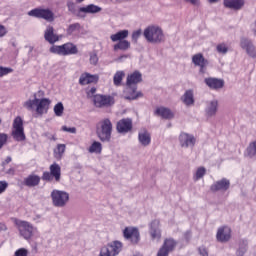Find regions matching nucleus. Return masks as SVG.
<instances>
[{
    "label": "nucleus",
    "instance_id": "5fc2aeb1",
    "mask_svg": "<svg viewBox=\"0 0 256 256\" xmlns=\"http://www.w3.org/2000/svg\"><path fill=\"white\" fill-rule=\"evenodd\" d=\"M0 231H7V225L3 222H0Z\"/></svg>",
    "mask_w": 256,
    "mask_h": 256
},
{
    "label": "nucleus",
    "instance_id": "20e7f679",
    "mask_svg": "<svg viewBox=\"0 0 256 256\" xmlns=\"http://www.w3.org/2000/svg\"><path fill=\"white\" fill-rule=\"evenodd\" d=\"M144 38L153 44H159L165 41V34L163 33V29L156 25H150L144 30Z\"/></svg>",
    "mask_w": 256,
    "mask_h": 256
},
{
    "label": "nucleus",
    "instance_id": "774afa93",
    "mask_svg": "<svg viewBox=\"0 0 256 256\" xmlns=\"http://www.w3.org/2000/svg\"><path fill=\"white\" fill-rule=\"evenodd\" d=\"M135 256H141V254L135 255Z\"/></svg>",
    "mask_w": 256,
    "mask_h": 256
},
{
    "label": "nucleus",
    "instance_id": "c03bdc74",
    "mask_svg": "<svg viewBox=\"0 0 256 256\" xmlns=\"http://www.w3.org/2000/svg\"><path fill=\"white\" fill-rule=\"evenodd\" d=\"M28 255H29V251L25 248H20L15 252V256H28Z\"/></svg>",
    "mask_w": 256,
    "mask_h": 256
},
{
    "label": "nucleus",
    "instance_id": "473e14b6",
    "mask_svg": "<svg viewBox=\"0 0 256 256\" xmlns=\"http://www.w3.org/2000/svg\"><path fill=\"white\" fill-rule=\"evenodd\" d=\"M123 79H125V72L117 71L113 77V84L115 85V87H121Z\"/></svg>",
    "mask_w": 256,
    "mask_h": 256
},
{
    "label": "nucleus",
    "instance_id": "0e129e2a",
    "mask_svg": "<svg viewBox=\"0 0 256 256\" xmlns=\"http://www.w3.org/2000/svg\"><path fill=\"white\" fill-rule=\"evenodd\" d=\"M133 128V126L131 125V121L129 122V131H131V129Z\"/></svg>",
    "mask_w": 256,
    "mask_h": 256
},
{
    "label": "nucleus",
    "instance_id": "2f4dec72",
    "mask_svg": "<svg viewBox=\"0 0 256 256\" xmlns=\"http://www.w3.org/2000/svg\"><path fill=\"white\" fill-rule=\"evenodd\" d=\"M245 156L250 159H256V141L249 143V146L245 151Z\"/></svg>",
    "mask_w": 256,
    "mask_h": 256
},
{
    "label": "nucleus",
    "instance_id": "338daca9",
    "mask_svg": "<svg viewBox=\"0 0 256 256\" xmlns=\"http://www.w3.org/2000/svg\"><path fill=\"white\" fill-rule=\"evenodd\" d=\"M255 28H254V34L256 35V21H255Z\"/></svg>",
    "mask_w": 256,
    "mask_h": 256
},
{
    "label": "nucleus",
    "instance_id": "5701e85b",
    "mask_svg": "<svg viewBox=\"0 0 256 256\" xmlns=\"http://www.w3.org/2000/svg\"><path fill=\"white\" fill-rule=\"evenodd\" d=\"M181 147H189L195 145V138L189 134L182 133L179 136Z\"/></svg>",
    "mask_w": 256,
    "mask_h": 256
},
{
    "label": "nucleus",
    "instance_id": "de8ad7c7",
    "mask_svg": "<svg viewBox=\"0 0 256 256\" xmlns=\"http://www.w3.org/2000/svg\"><path fill=\"white\" fill-rule=\"evenodd\" d=\"M53 174L51 172H44L42 175L43 181H53Z\"/></svg>",
    "mask_w": 256,
    "mask_h": 256
},
{
    "label": "nucleus",
    "instance_id": "4d7b16f0",
    "mask_svg": "<svg viewBox=\"0 0 256 256\" xmlns=\"http://www.w3.org/2000/svg\"><path fill=\"white\" fill-rule=\"evenodd\" d=\"M5 163H11V156H8L5 160Z\"/></svg>",
    "mask_w": 256,
    "mask_h": 256
},
{
    "label": "nucleus",
    "instance_id": "6e6552de",
    "mask_svg": "<svg viewBox=\"0 0 256 256\" xmlns=\"http://www.w3.org/2000/svg\"><path fill=\"white\" fill-rule=\"evenodd\" d=\"M129 37V30H122L110 36V39L113 43H117L114 45V51H125V49L129 48V42L127 40Z\"/></svg>",
    "mask_w": 256,
    "mask_h": 256
},
{
    "label": "nucleus",
    "instance_id": "37998d69",
    "mask_svg": "<svg viewBox=\"0 0 256 256\" xmlns=\"http://www.w3.org/2000/svg\"><path fill=\"white\" fill-rule=\"evenodd\" d=\"M7 139H9V136L5 133H0V149H3V146L5 143H7Z\"/></svg>",
    "mask_w": 256,
    "mask_h": 256
},
{
    "label": "nucleus",
    "instance_id": "8fccbe9b",
    "mask_svg": "<svg viewBox=\"0 0 256 256\" xmlns=\"http://www.w3.org/2000/svg\"><path fill=\"white\" fill-rule=\"evenodd\" d=\"M141 34H142L141 29L134 31L132 34V41L137 42L138 38L141 37Z\"/></svg>",
    "mask_w": 256,
    "mask_h": 256
},
{
    "label": "nucleus",
    "instance_id": "bf43d9fd",
    "mask_svg": "<svg viewBox=\"0 0 256 256\" xmlns=\"http://www.w3.org/2000/svg\"><path fill=\"white\" fill-rule=\"evenodd\" d=\"M8 173H9L10 175H13V173H15V170L10 169V170L8 171Z\"/></svg>",
    "mask_w": 256,
    "mask_h": 256
},
{
    "label": "nucleus",
    "instance_id": "7ed1b4c3",
    "mask_svg": "<svg viewBox=\"0 0 256 256\" xmlns=\"http://www.w3.org/2000/svg\"><path fill=\"white\" fill-rule=\"evenodd\" d=\"M24 107L28 111H36L40 116L46 115L49 112V107H51V99L35 97L33 100L29 99L24 102Z\"/></svg>",
    "mask_w": 256,
    "mask_h": 256
},
{
    "label": "nucleus",
    "instance_id": "f704fd0d",
    "mask_svg": "<svg viewBox=\"0 0 256 256\" xmlns=\"http://www.w3.org/2000/svg\"><path fill=\"white\" fill-rule=\"evenodd\" d=\"M81 31V24L74 23L68 26L66 33L67 35H75V33H79Z\"/></svg>",
    "mask_w": 256,
    "mask_h": 256
},
{
    "label": "nucleus",
    "instance_id": "4468645a",
    "mask_svg": "<svg viewBox=\"0 0 256 256\" xmlns=\"http://www.w3.org/2000/svg\"><path fill=\"white\" fill-rule=\"evenodd\" d=\"M240 47L243 50H246V53L253 59L256 60V47L254 46V44L252 43L251 40L247 39V38H241L240 40Z\"/></svg>",
    "mask_w": 256,
    "mask_h": 256
},
{
    "label": "nucleus",
    "instance_id": "a19ab883",
    "mask_svg": "<svg viewBox=\"0 0 256 256\" xmlns=\"http://www.w3.org/2000/svg\"><path fill=\"white\" fill-rule=\"evenodd\" d=\"M9 73H13L12 68L0 66V77H5V75H9Z\"/></svg>",
    "mask_w": 256,
    "mask_h": 256
},
{
    "label": "nucleus",
    "instance_id": "393cba45",
    "mask_svg": "<svg viewBox=\"0 0 256 256\" xmlns=\"http://www.w3.org/2000/svg\"><path fill=\"white\" fill-rule=\"evenodd\" d=\"M244 5L243 0H224L225 8L232 9V10H240Z\"/></svg>",
    "mask_w": 256,
    "mask_h": 256
},
{
    "label": "nucleus",
    "instance_id": "2eb2a0df",
    "mask_svg": "<svg viewBox=\"0 0 256 256\" xmlns=\"http://www.w3.org/2000/svg\"><path fill=\"white\" fill-rule=\"evenodd\" d=\"M192 63L194 66L199 67V72L203 74L208 65V60L204 58L202 53H196L192 56Z\"/></svg>",
    "mask_w": 256,
    "mask_h": 256
},
{
    "label": "nucleus",
    "instance_id": "0eeeda50",
    "mask_svg": "<svg viewBox=\"0 0 256 256\" xmlns=\"http://www.w3.org/2000/svg\"><path fill=\"white\" fill-rule=\"evenodd\" d=\"M50 53L67 57L68 55H77L79 53V50L77 49V46L75 44L68 42L59 46L53 45L50 48Z\"/></svg>",
    "mask_w": 256,
    "mask_h": 256
},
{
    "label": "nucleus",
    "instance_id": "e2e57ef3",
    "mask_svg": "<svg viewBox=\"0 0 256 256\" xmlns=\"http://www.w3.org/2000/svg\"><path fill=\"white\" fill-rule=\"evenodd\" d=\"M126 85H129V76L126 78Z\"/></svg>",
    "mask_w": 256,
    "mask_h": 256
},
{
    "label": "nucleus",
    "instance_id": "e433bc0d",
    "mask_svg": "<svg viewBox=\"0 0 256 256\" xmlns=\"http://www.w3.org/2000/svg\"><path fill=\"white\" fill-rule=\"evenodd\" d=\"M65 111V106H63V102H58L54 106V114L56 117H63V112Z\"/></svg>",
    "mask_w": 256,
    "mask_h": 256
},
{
    "label": "nucleus",
    "instance_id": "412c9836",
    "mask_svg": "<svg viewBox=\"0 0 256 256\" xmlns=\"http://www.w3.org/2000/svg\"><path fill=\"white\" fill-rule=\"evenodd\" d=\"M155 115L166 120H171L175 117V114L169 108H164V106H160L159 108H156Z\"/></svg>",
    "mask_w": 256,
    "mask_h": 256
},
{
    "label": "nucleus",
    "instance_id": "7c9ffc66",
    "mask_svg": "<svg viewBox=\"0 0 256 256\" xmlns=\"http://www.w3.org/2000/svg\"><path fill=\"white\" fill-rule=\"evenodd\" d=\"M88 151L90 153H95V155H101V152L103 151V145L101 142L94 141L88 148Z\"/></svg>",
    "mask_w": 256,
    "mask_h": 256
},
{
    "label": "nucleus",
    "instance_id": "a211bd4d",
    "mask_svg": "<svg viewBox=\"0 0 256 256\" xmlns=\"http://www.w3.org/2000/svg\"><path fill=\"white\" fill-rule=\"evenodd\" d=\"M229 187H230L229 180H227V178H222L221 180H217L216 182H214V184L210 186V190L214 193L218 191L225 192L229 189Z\"/></svg>",
    "mask_w": 256,
    "mask_h": 256
},
{
    "label": "nucleus",
    "instance_id": "c756f323",
    "mask_svg": "<svg viewBox=\"0 0 256 256\" xmlns=\"http://www.w3.org/2000/svg\"><path fill=\"white\" fill-rule=\"evenodd\" d=\"M182 101L186 106L195 104V99L193 98V90H186L182 97Z\"/></svg>",
    "mask_w": 256,
    "mask_h": 256
},
{
    "label": "nucleus",
    "instance_id": "58836bf2",
    "mask_svg": "<svg viewBox=\"0 0 256 256\" xmlns=\"http://www.w3.org/2000/svg\"><path fill=\"white\" fill-rule=\"evenodd\" d=\"M206 170L203 166H200L199 168H197V171L195 173L194 179L196 181L200 180L201 178H203V176L205 175Z\"/></svg>",
    "mask_w": 256,
    "mask_h": 256
},
{
    "label": "nucleus",
    "instance_id": "f8f14e48",
    "mask_svg": "<svg viewBox=\"0 0 256 256\" xmlns=\"http://www.w3.org/2000/svg\"><path fill=\"white\" fill-rule=\"evenodd\" d=\"M29 17L37 19H45V21H53L55 19L53 11L50 9L36 8L28 12Z\"/></svg>",
    "mask_w": 256,
    "mask_h": 256
},
{
    "label": "nucleus",
    "instance_id": "69168bd1",
    "mask_svg": "<svg viewBox=\"0 0 256 256\" xmlns=\"http://www.w3.org/2000/svg\"><path fill=\"white\" fill-rule=\"evenodd\" d=\"M85 0H76V3H83Z\"/></svg>",
    "mask_w": 256,
    "mask_h": 256
},
{
    "label": "nucleus",
    "instance_id": "ddd939ff",
    "mask_svg": "<svg viewBox=\"0 0 256 256\" xmlns=\"http://www.w3.org/2000/svg\"><path fill=\"white\" fill-rule=\"evenodd\" d=\"M93 103L95 107H111V105H115V98L110 95H101L97 94L93 98Z\"/></svg>",
    "mask_w": 256,
    "mask_h": 256
},
{
    "label": "nucleus",
    "instance_id": "4be33fe9",
    "mask_svg": "<svg viewBox=\"0 0 256 256\" xmlns=\"http://www.w3.org/2000/svg\"><path fill=\"white\" fill-rule=\"evenodd\" d=\"M141 241V233L139 229L132 227L129 229V242L132 245H137Z\"/></svg>",
    "mask_w": 256,
    "mask_h": 256
},
{
    "label": "nucleus",
    "instance_id": "ea45409f",
    "mask_svg": "<svg viewBox=\"0 0 256 256\" xmlns=\"http://www.w3.org/2000/svg\"><path fill=\"white\" fill-rule=\"evenodd\" d=\"M216 49H217L218 53H220V54H226L228 51V47L226 46L225 43L218 44Z\"/></svg>",
    "mask_w": 256,
    "mask_h": 256
},
{
    "label": "nucleus",
    "instance_id": "39448f33",
    "mask_svg": "<svg viewBox=\"0 0 256 256\" xmlns=\"http://www.w3.org/2000/svg\"><path fill=\"white\" fill-rule=\"evenodd\" d=\"M143 81V75L139 71H134L129 76V100H137L143 97V92H137V84Z\"/></svg>",
    "mask_w": 256,
    "mask_h": 256
},
{
    "label": "nucleus",
    "instance_id": "cd10ccee",
    "mask_svg": "<svg viewBox=\"0 0 256 256\" xmlns=\"http://www.w3.org/2000/svg\"><path fill=\"white\" fill-rule=\"evenodd\" d=\"M176 247H177V241H175L173 238L165 239L162 245V248H164L169 253L175 251Z\"/></svg>",
    "mask_w": 256,
    "mask_h": 256
},
{
    "label": "nucleus",
    "instance_id": "aec40b11",
    "mask_svg": "<svg viewBox=\"0 0 256 256\" xmlns=\"http://www.w3.org/2000/svg\"><path fill=\"white\" fill-rule=\"evenodd\" d=\"M99 81V76L90 73H83L79 78L80 85H89L91 83H97Z\"/></svg>",
    "mask_w": 256,
    "mask_h": 256
},
{
    "label": "nucleus",
    "instance_id": "c9c22d12",
    "mask_svg": "<svg viewBox=\"0 0 256 256\" xmlns=\"http://www.w3.org/2000/svg\"><path fill=\"white\" fill-rule=\"evenodd\" d=\"M217 107H218V102H216V100H214L213 102H210L207 108V116L211 117L215 115V113L217 112Z\"/></svg>",
    "mask_w": 256,
    "mask_h": 256
},
{
    "label": "nucleus",
    "instance_id": "6ab92c4d",
    "mask_svg": "<svg viewBox=\"0 0 256 256\" xmlns=\"http://www.w3.org/2000/svg\"><path fill=\"white\" fill-rule=\"evenodd\" d=\"M204 82L212 90H218L224 87V80L220 78L207 77Z\"/></svg>",
    "mask_w": 256,
    "mask_h": 256
},
{
    "label": "nucleus",
    "instance_id": "c85d7f7f",
    "mask_svg": "<svg viewBox=\"0 0 256 256\" xmlns=\"http://www.w3.org/2000/svg\"><path fill=\"white\" fill-rule=\"evenodd\" d=\"M50 173L54 177L55 181H61V166L57 163H53L50 166Z\"/></svg>",
    "mask_w": 256,
    "mask_h": 256
},
{
    "label": "nucleus",
    "instance_id": "09e8293b",
    "mask_svg": "<svg viewBox=\"0 0 256 256\" xmlns=\"http://www.w3.org/2000/svg\"><path fill=\"white\" fill-rule=\"evenodd\" d=\"M61 129H62V131H65L66 133H72V134L77 133V128H75V127L62 126Z\"/></svg>",
    "mask_w": 256,
    "mask_h": 256
},
{
    "label": "nucleus",
    "instance_id": "f3484780",
    "mask_svg": "<svg viewBox=\"0 0 256 256\" xmlns=\"http://www.w3.org/2000/svg\"><path fill=\"white\" fill-rule=\"evenodd\" d=\"M44 39L45 41L53 45L61 39V36L55 33V29L53 28V26H47L44 32Z\"/></svg>",
    "mask_w": 256,
    "mask_h": 256
},
{
    "label": "nucleus",
    "instance_id": "052dcab7",
    "mask_svg": "<svg viewBox=\"0 0 256 256\" xmlns=\"http://www.w3.org/2000/svg\"><path fill=\"white\" fill-rule=\"evenodd\" d=\"M205 252H207L205 249H203L202 251L200 250V253H201L202 256L205 255Z\"/></svg>",
    "mask_w": 256,
    "mask_h": 256
},
{
    "label": "nucleus",
    "instance_id": "603ef678",
    "mask_svg": "<svg viewBox=\"0 0 256 256\" xmlns=\"http://www.w3.org/2000/svg\"><path fill=\"white\" fill-rule=\"evenodd\" d=\"M7 35V28L3 25H0V37H5Z\"/></svg>",
    "mask_w": 256,
    "mask_h": 256
},
{
    "label": "nucleus",
    "instance_id": "a18cd8bd",
    "mask_svg": "<svg viewBox=\"0 0 256 256\" xmlns=\"http://www.w3.org/2000/svg\"><path fill=\"white\" fill-rule=\"evenodd\" d=\"M90 63L91 65H97L99 63V57H97L96 53H90Z\"/></svg>",
    "mask_w": 256,
    "mask_h": 256
},
{
    "label": "nucleus",
    "instance_id": "b1692460",
    "mask_svg": "<svg viewBox=\"0 0 256 256\" xmlns=\"http://www.w3.org/2000/svg\"><path fill=\"white\" fill-rule=\"evenodd\" d=\"M138 139L140 144L144 147H147L151 144V134H149L147 130H140Z\"/></svg>",
    "mask_w": 256,
    "mask_h": 256
},
{
    "label": "nucleus",
    "instance_id": "3c124183",
    "mask_svg": "<svg viewBox=\"0 0 256 256\" xmlns=\"http://www.w3.org/2000/svg\"><path fill=\"white\" fill-rule=\"evenodd\" d=\"M169 253L170 252L168 250L161 247L157 253V256H169Z\"/></svg>",
    "mask_w": 256,
    "mask_h": 256
},
{
    "label": "nucleus",
    "instance_id": "4c0bfd02",
    "mask_svg": "<svg viewBox=\"0 0 256 256\" xmlns=\"http://www.w3.org/2000/svg\"><path fill=\"white\" fill-rule=\"evenodd\" d=\"M150 236L152 240H161V230L151 228Z\"/></svg>",
    "mask_w": 256,
    "mask_h": 256
},
{
    "label": "nucleus",
    "instance_id": "72a5a7b5",
    "mask_svg": "<svg viewBox=\"0 0 256 256\" xmlns=\"http://www.w3.org/2000/svg\"><path fill=\"white\" fill-rule=\"evenodd\" d=\"M65 149H66L65 144H58L56 149H54L55 159H58V160L63 159V155L65 154Z\"/></svg>",
    "mask_w": 256,
    "mask_h": 256
},
{
    "label": "nucleus",
    "instance_id": "1a4fd4ad",
    "mask_svg": "<svg viewBox=\"0 0 256 256\" xmlns=\"http://www.w3.org/2000/svg\"><path fill=\"white\" fill-rule=\"evenodd\" d=\"M123 250V243L119 240L112 241L100 249L98 256H117Z\"/></svg>",
    "mask_w": 256,
    "mask_h": 256
},
{
    "label": "nucleus",
    "instance_id": "9b49d317",
    "mask_svg": "<svg viewBox=\"0 0 256 256\" xmlns=\"http://www.w3.org/2000/svg\"><path fill=\"white\" fill-rule=\"evenodd\" d=\"M12 137L14 141H25V128L23 127V119L17 116L12 124Z\"/></svg>",
    "mask_w": 256,
    "mask_h": 256
},
{
    "label": "nucleus",
    "instance_id": "a878e982",
    "mask_svg": "<svg viewBox=\"0 0 256 256\" xmlns=\"http://www.w3.org/2000/svg\"><path fill=\"white\" fill-rule=\"evenodd\" d=\"M41 183V177L38 175L32 174L24 179V184L26 187H37Z\"/></svg>",
    "mask_w": 256,
    "mask_h": 256
},
{
    "label": "nucleus",
    "instance_id": "f03ea898",
    "mask_svg": "<svg viewBox=\"0 0 256 256\" xmlns=\"http://www.w3.org/2000/svg\"><path fill=\"white\" fill-rule=\"evenodd\" d=\"M16 227L19 231L20 237H23L25 241H31L33 238L39 239L41 237L39 229L31 224V222L25 220H17Z\"/></svg>",
    "mask_w": 256,
    "mask_h": 256
},
{
    "label": "nucleus",
    "instance_id": "680f3d73",
    "mask_svg": "<svg viewBox=\"0 0 256 256\" xmlns=\"http://www.w3.org/2000/svg\"><path fill=\"white\" fill-rule=\"evenodd\" d=\"M209 3H216V2H218V0H207Z\"/></svg>",
    "mask_w": 256,
    "mask_h": 256
},
{
    "label": "nucleus",
    "instance_id": "6e6d98bb",
    "mask_svg": "<svg viewBox=\"0 0 256 256\" xmlns=\"http://www.w3.org/2000/svg\"><path fill=\"white\" fill-rule=\"evenodd\" d=\"M186 2H188L194 6L198 5V0H186Z\"/></svg>",
    "mask_w": 256,
    "mask_h": 256
},
{
    "label": "nucleus",
    "instance_id": "79ce46f5",
    "mask_svg": "<svg viewBox=\"0 0 256 256\" xmlns=\"http://www.w3.org/2000/svg\"><path fill=\"white\" fill-rule=\"evenodd\" d=\"M9 187V183L5 180L0 181V195H3L5 191H7V188Z\"/></svg>",
    "mask_w": 256,
    "mask_h": 256
},
{
    "label": "nucleus",
    "instance_id": "9d476101",
    "mask_svg": "<svg viewBox=\"0 0 256 256\" xmlns=\"http://www.w3.org/2000/svg\"><path fill=\"white\" fill-rule=\"evenodd\" d=\"M50 197L54 207H65L69 203V192L54 189Z\"/></svg>",
    "mask_w": 256,
    "mask_h": 256
},
{
    "label": "nucleus",
    "instance_id": "423d86ee",
    "mask_svg": "<svg viewBox=\"0 0 256 256\" xmlns=\"http://www.w3.org/2000/svg\"><path fill=\"white\" fill-rule=\"evenodd\" d=\"M113 131V123L110 119L105 118L101 120L97 125V135L100 141H111V133Z\"/></svg>",
    "mask_w": 256,
    "mask_h": 256
},
{
    "label": "nucleus",
    "instance_id": "864d4df0",
    "mask_svg": "<svg viewBox=\"0 0 256 256\" xmlns=\"http://www.w3.org/2000/svg\"><path fill=\"white\" fill-rule=\"evenodd\" d=\"M123 236H124V238L129 239V227H126L123 230Z\"/></svg>",
    "mask_w": 256,
    "mask_h": 256
},
{
    "label": "nucleus",
    "instance_id": "dca6fc26",
    "mask_svg": "<svg viewBox=\"0 0 256 256\" xmlns=\"http://www.w3.org/2000/svg\"><path fill=\"white\" fill-rule=\"evenodd\" d=\"M218 242L226 243L231 239V229L227 226L220 227L216 234Z\"/></svg>",
    "mask_w": 256,
    "mask_h": 256
},
{
    "label": "nucleus",
    "instance_id": "49530a36",
    "mask_svg": "<svg viewBox=\"0 0 256 256\" xmlns=\"http://www.w3.org/2000/svg\"><path fill=\"white\" fill-rule=\"evenodd\" d=\"M95 93H97V88L92 87L90 90L86 91L88 99L95 98Z\"/></svg>",
    "mask_w": 256,
    "mask_h": 256
},
{
    "label": "nucleus",
    "instance_id": "f257e3e1",
    "mask_svg": "<svg viewBox=\"0 0 256 256\" xmlns=\"http://www.w3.org/2000/svg\"><path fill=\"white\" fill-rule=\"evenodd\" d=\"M67 7L69 13H72V15H75V17H79L80 19H85L87 15H95L103 11V8L95 4H88L77 9V4H75L73 1H68Z\"/></svg>",
    "mask_w": 256,
    "mask_h": 256
},
{
    "label": "nucleus",
    "instance_id": "13d9d810",
    "mask_svg": "<svg viewBox=\"0 0 256 256\" xmlns=\"http://www.w3.org/2000/svg\"><path fill=\"white\" fill-rule=\"evenodd\" d=\"M49 139H51L52 141H57V138L55 137V135H52L51 137H49Z\"/></svg>",
    "mask_w": 256,
    "mask_h": 256
},
{
    "label": "nucleus",
    "instance_id": "bb28decb",
    "mask_svg": "<svg viewBox=\"0 0 256 256\" xmlns=\"http://www.w3.org/2000/svg\"><path fill=\"white\" fill-rule=\"evenodd\" d=\"M116 129L118 133H128L129 132V118L121 119L117 122Z\"/></svg>",
    "mask_w": 256,
    "mask_h": 256
}]
</instances>
